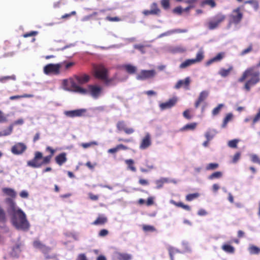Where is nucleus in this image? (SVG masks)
<instances>
[{
	"mask_svg": "<svg viewBox=\"0 0 260 260\" xmlns=\"http://www.w3.org/2000/svg\"><path fill=\"white\" fill-rule=\"evenodd\" d=\"M6 202L8 205L7 211L12 224L18 230L24 232L28 231L30 224L25 213L17 206L12 199H7Z\"/></svg>",
	"mask_w": 260,
	"mask_h": 260,
	"instance_id": "nucleus-1",
	"label": "nucleus"
},
{
	"mask_svg": "<svg viewBox=\"0 0 260 260\" xmlns=\"http://www.w3.org/2000/svg\"><path fill=\"white\" fill-rule=\"evenodd\" d=\"M259 75V72L255 71L254 67L248 68L243 72L241 77L239 78L238 81L243 82L248 77L251 76V78L247 80L244 85L245 89L246 91H249L251 86L256 84L260 81Z\"/></svg>",
	"mask_w": 260,
	"mask_h": 260,
	"instance_id": "nucleus-2",
	"label": "nucleus"
},
{
	"mask_svg": "<svg viewBox=\"0 0 260 260\" xmlns=\"http://www.w3.org/2000/svg\"><path fill=\"white\" fill-rule=\"evenodd\" d=\"M72 87L75 92L82 94L89 93L93 98L95 99L101 95L103 90L102 87L98 85H88V89H86L77 85L75 83H73Z\"/></svg>",
	"mask_w": 260,
	"mask_h": 260,
	"instance_id": "nucleus-3",
	"label": "nucleus"
},
{
	"mask_svg": "<svg viewBox=\"0 0 260 260\" xmlns=\"http://www.w3.org/2000/svg\"><path fill=\"white\" fill-rule=\"evenodd\" d=\"M63 63L64 62L48 64L43 68L44 73L46 75H58L60 73V70L63 67Z\"/></svg>",
	"mask_w": 260,
	"mask_h": 260,
	"instance_id": "nucleus-4",
	"label": "nucleus"
},
{
	"mask_svg": "<svg viewBox=\"0 0 260 260\" xmlns=\"http://www.w3.org/2000/svg\"><path fill=\"white\" fill-rule=\"evenodd\" d=\"M225 19V16L221 13H218L214 16L208 23V27L212 30L217 28L219 24Z\"/></svg>",
	"mask_w": 260,
	"mask_h": 260,
	"instance_id": "nucleus-5",
	"label": "nucleus"
},
{
	"mask_svg": "<svg viewBox=\"0 0 260 260\" xmlns=\"http://www.w3.org/2000/svg\"><path fill=\"white\" fill-rule=\"evenodd\" d=\"M243 17L240 7H238L233 11V14L230 16L229 23L237 24L242 20Z\"/></svg>",
	"mask_w": 260,
	"mask_h": 260,
	"instance_id": "nucleus-6",
	"label": "nucleus"
},
{
	"mask_svg": "<svg viewBox=\"0 0 260 260\" xmlns=\"http://www.w3.org/2000/svg\"><path fill=\"white\" fill-rule=\"evenodd\" d=\"M108 75V70L103 65L100 64L94 69V77L100 80H104Z\"/></svg>",
	"mask_w": 260,
	"mask_h": 260,
	"instance_id": "nucleus-7",
	"label": "nucleus"
},
{
	"mask_svg": "<svg viewBox=\"0 0 260 260\" xmlns=\"http://www.w3.org/2000/svg\"><path fill=\"white\" fill-rule=\"evenodd\" d=\"M156 73V71L154 70H143L137 75L136 78L139 80H145L153 78L155 76Z\"/></svg>",
	"mask_w": 260,
	"mask_h": 260,
	"instance_id": "nucleus-8",
	"label": "nucleus"
},
{
	"mask_svg": "<svg viewBox=\"0 0 260 260\" xmlns=\"http://www.w3.org/2000/svg\"><path fill=\"white\" fill-rule=\"evenodd\" d=\"M27 149L26 145L23 143L18 142L15 143L11 149V152L14 155H21Z\"/></svg>",
	"mask_w": 260,
	"mask_h": 260,
	"instance_id": "nucleus-9",
	"label": "nucleus"
},
{
	"mask_svg": "<svg viewBox=\"0 0 260 260\" xmlns=\"http://www.w3.org/2000/svg\"><path fill=\"white\" fill-rule=\"evenodd\" d=\"M43 157L42 153L40 152H36L35 153V156L34 158L30 160L27 161V164L28 166L34 168H38L42 166V164L39 162V160L42 159Z\"/></svg>",
	"mask_w": 260,
	"mask_h": 260,
	"instance_id": "nucleus-10",
	"label": "nucleus"
},
{
	"mask_svg": "<svg viewBox=\"0 0 260 260\" xmlns=\"http://www.w3.org/2000/svg\"><path fill=\"white\" fill-rule=\"evenodd\" d=\"M161 10L158 8L156 3H153L150 6V10H145L143 11V14L145 16L148 15H159Z\"/></svg>",
	"mask_w": 260,
	"mask_h": 260,
	"instance_id": "nucleus-11",
	"label": "nucleus"
},
{
	"mask_svg": "<svg viewBox=\"0 0 260 260\" xmlns=\"http://www.w3.org/2000/svg\"><path fill=\"white\" fill-rule=\"evenodd\" d=\"M86 110L84 109H80L71 111H65L64 115L68 117L74 118L76 117H81L86 112Z\"/></svg>",
	"mask_w": 260,
	"mask_h": 260,
	"instance_id": "nucleus-12",
	"label": "nucleus"
},
{
	"mask_svg": "<svg viewBox=\"0 0 260 260\" xmlns=\"http://www.w3.org/2000/svg\"><path fill=\"white\" fill-rule=\"evenodd\" d=\"M177 102V98L176 97H173L166 102L160 103L159 106L161 110L170 109L176 105Z\"/></svg>",
	"mask_w": 260,
	"mask_h": 260,
	"instance_id": "nucleus-13",
	"label": "nucleus"
},
{
	"mask_svg": "<svg viewBox=\"0 0 260 260\" xmlns=\"http://www.w3.org/2000/svg\"><path fill=\"white\" fill-rule=\"evenodd\" d=\"M23 245L22 243H17L12 249L10 255L13 258L18 257L23 248Z\"/></svg>",
	"mask_w": 260,
	"mask_h": 260,
	"instance_id": "nucleus-14",
	"label": "nucleus"
},
{
	"mask_svg": "<svg viewBox=\"0 0 260 260\" xmlns=\"http://www.w3.org/2000/svg\"><path fill=\"white\" fill-rule=\"evenodd\" d=\"M151 145V140L150 135L147 133L146 136L142 139L139 148L141 150H145L147 149Z\"/></svg>",
	"mask_w": 260,
	"mask_h": 260,
	"instance_id": "nucleus-15",
	"label": "nucleus"
},
{
	"mask_svg": "<svg viewBox=\"0 0 260 260\" xmlns=\"http://www.w3.org/2000/svg\"><path fill=\"white\" fill-rule=\"evenodd\" d=\"M190 83V79L189 77H186L184 80H179L175 86L176 89H179L184 87L186 89H189V86Z\"/></svg>",
	"mask_w": 260,
	"mask_h": 260,
	"instance_id": "nucleus-16",
	"label": "nucleus"
},
{
	"mask_svg": "<svg viewBox=\"0 0 260 260\" xmlns=\"http://www.w3.org/2000/svg\"><path fill=\"white\" fill-rule=\"evenodd\" d=\"M33 245L36 248L41 250L44 253L49 252L51 249L44 245L39 240H35L33 243Z\"/></svg>",
	"mask_w": 260,
	"mask_h": 260,
	"instance_id": "nucleus-17",
	"label": "nucleus"
},
{
	"mask_svg": "<svg viewBox=\"0 0 260 260\" xmlns=\"http://www.w3.org/2000/svg\"><path fill=\"white\" fill-rule=\"evenodd\" d=\"M225 53L224 52L218 53L215 56L209 59L206 62V65L209 66L213 62L220 61L224 57Z\"/></svg>",
	"mask_w": 260,
	"mask_h": 260,
	"instance_id": "nucleus-18",
	"label": "nucleus"
},
{
	"mask_svg": "<svg viewBox=\"0 0 260 260\" xmlns=\"http://www.w3.org/2000/svg\"><path fill=\"white\" fill-rule=\"evenodd\" d=\"M55 160L56 164L59 166H62L67 161L66 153L62 152L57 155L55 158Z\"/></svg>",
	"mask_w": 260,
	"mask_h": 260,
	"instance_id": "nucleus-19",
	"label": "nucleus"
},
{
	"mask_svg": "<svg viewBox=\"0 0 260 260\" xmlns=\"http://www.w3.org/2000/svg\"><path fill=\"white\" fill-rule=\"evenodd\" d=\"M228 68H221L218 72V74L221 76L222 77H226L228 76L230 73L233 71L234 67L231 64H228Z\"/></svg>",
	"mask_w": 260,
	"mask_h": 260,
	"instance_id": "nucleus-20",
	"label": "nucleus"
},
{
	"mask_svg": "<svg viewBox=\"0 0 260 260\" xmlns=\"http://www.w3.org/2000/svg\"><path fill=\"white\" fill-rule=\"evenodd\" d=\"M208 95V92L206 91H203L200 93L199 98L194 104L196 108H198L199 107L200 104L206 100Z\"/></svg>",
	"mask_w": 260,
	"mask_h": 260,
	"instance_id": "nucleus-21",
	"label": "nucleus"
},
{
	"mask_svg": "<svg viewBox=\"0 0 260 260\" xmlns=\"http://www.w3.org/2000/svg\"><path fill=\"white\" fill-rule=\"evenodd\" d=\"M75 79L80 84H83L87 83L90 79L89 75L84 74L81 76H76Z\"/></svg>",
	"mask_w": 260,
	"mask_h": 260,
	"instance_id": "nucleus-22",
	"label": "nucleus"
},
{
	"mask_svg": "<svg viewBox=\"0 0 260 260\" xmlns=\"http://www.w3.org/2000/svg\"><path fill=\"white\" fill-rule=\"evenodd\" d=\"M205 57V52L203 49L200 48L199 50L198 51L196 57L195 58H193V60L196 63L201 62Z\"/></svg>",
	"mask_w": 260,
	"mask_h": 260,
	"instance_id": "nucleus-23",
	"label": "nucleus"
},
{
	"mask_svg": "<svg viewBox=\"0 0 260 260\" xmlns=\"http://www.w3.org/2000/svg\"><path fill=\"white\" fill-rule=\"evenodd\" d=\"M116 256L119 260H131L133 258L132 254L126 253L117 252Z\"/></svg>",
	"mask_w": 260,
	"mask_h": 260,
	"instance_id": "nucleus-24",
	"label": "nucleus"
},
{
	"mask_svg": "<svg viewBox=\"0 0 260 260\" xmlns=\"http://www.w3.org/2000/svg\"><path fill=\"white\" fill-rule=\"evenodd\" d=\"M233 114L232 113H228L225 117L224 118L222 124H221V128H225L226 127V125L228 123L231 121L233 119Z\"/></svg>",
	"mask_w": 260,
	"mask_h": 260,
	"instance_id": "nucleus-25",
	"label": "nucleus"
},
{
	"mask_svg": "<svg viewBox=\"0 0 260 260\" xmlns=\"http://www.w3.org/2000/svg\"><path fill=\"white\" fill-rule=\"evenodd\" d=\"M169 179L168 178L161 177L159 179L155 181L156 184V189H160L162 187L163 185L165 183H169Z\"/></svg>",
	"mask_w": 260,
	"mask_h": 260,
	"instance_id": "nucleus-26",
	"label": "nucleus"
},
{
	"mask_svg": "<svg viewBox=\"0 0 260 260\" xmlns=\"http://www.w3.org/2000/svg\"><path fill=\"white\" fill-rule=\"evenodd\" d=\"M221 249L224 252L229 254H233L235 251V248L233 246L227 243L223 244L221 247Z\"/></svg>",
	"mask_w": 260,
	"mask_h": 260,
	"instance_id": "nucleus-27",
	"label": "nucleus"
},
{
	"mask_svg": "<svg viewBox=\"0 0 260 260\" xmlns=\"http://www.w3.org/2000/svg\"><path fill=\"white\" fill-rule=\"evenodd\" d=\"M170 203L173 205H174L175 206H176L177 207H181L185 210H187V211L191 210V208L189 206L187 205H184L182 202L177 203V202H176L173 200H171L170 201Z\"/></svg>",
	"mask_w": 260,
	"mask_h": 260,
	"instance_id": "nucleus-28",
	"label": "nucleus"
},
{
	"mask_svg": "<svg viewBox=\"0 0 260 260\" xmlns=\"http://www.w3.org/2000/svg\"><path fill=\"white\" fill-rule=\"evenodd\" d=\"M205 5H208L211 8H214L216 6V4L214 0H203L200 3V6L204 7Z\"/></svg>",
	"mask_w": 260,
	"mask_h": 260,
	"instance_id": "nucleus-29",
	"label": "nucleus"
},
{
	"mask_svg": "<svg viewBox=\"0 0 260 260\" xmlns=\"http://www.w3.org/2000/svg\"><path fill=\"white\" fill-rule=\"evenodd\" d=\"M107 221V218L104 215L99 216L93 222L94 225L103 224Z\"/></svg>",
	"mask_w": 260,
	"mask_h": 260,
	"instance_id": "nucleus-30",
	"label": "nucleus"
},
{
	"mask_svg": "<svg viewBox=\"0 0 260 260\" xmlns=\"http://www.w3.org/2000/svg\"><path fill=\"white\" fill-rule=\"evenodd\" d=\"M125 71L129 74H135L137 71V68L130 64H127L123 66Z\"/></svg>",
	"mask_w": 260,
	"mask_h": 260,
	"instance_id": "nucleus-31",
	"label": "nucleus"
},
{
	"mask_svg": "<svg viewBox=\"0 0 260 260\" xmlns=\"http://www.w3.org/2000/svg\"><path fill=\"white\" fill-rule=\"evenodd\" d=\"M3 191L12 198H15L17 194L16 192L13 189L10 188H4Z\"/></svg>",
	"mask_w": 260,
	"mask_h": 260,
	"instance_id": "nucleus-32",
	"label": "nucleus"
},
{
	"mask_svg": "<svg viewBox=\"0 0 260 260\" xmlns=\"http://www.w3.org/2000/svg\"><path fill=\"white\" fill-rule=\"evenodd\" d=\"M195 63H196L193 61V59H188L185 60L184 62H182L180 64L179 67L180 69H184Z\"/></svg>",
	"mask_w": 260,
	"mask_h": 260,
	"instance_id": "nucleus-33",
	"label": "nucleus"
},
{
	"mask_svg": "<svg viewBox=\"0 0 260 260\" xmlns=\"http://www.w3.org/2000/svg\"><path fill=\"white\" fill-rule=\"evenodd\" d=\"M125 163L127 165V169L131 170L134 172L136 171V168L134 166V161L133 159H126L125 160Z\"/></svg>",
	"mask_w": 260,
	"mask_h": 260,
	"instance_id": "nucleus-34",
	"label": "nucleus"
},
{
	"mask_svg": "<svg viewBox=\"0 0 260 260\" xmlns=\"http://www.w3.org/2000/svg\"><path fill=\"white\" fill-rule=\"evenodd\" d=\"M248 251L251 254H257L260 252V248L254 245H251L248 248Z\"/></svg>",
	"mask_w": 260,
	"mask_h": 260,
	"instance_id": "nucleus-35",
	"label": "nucleus"
},
{
	"mask_svg": "<svg viewBox=\"0 0 260 260\" xmlns=\"http://www.w3.org/2000/svg\"><path fill=\"white\" fill-rule=\"evenodd\" d=\"M7 220L6 212L5 210L0 206V222L5 223Z\"/></svg>",
	"mask_w": 260,
	"mask_h": 260,
	"instance_id": "nucleus-36",
	"label": "nucleus"
},
{
	"mask_svg": "<svg viewBox=\"0 0 260 260\" xmlns=\"http://www.w3.org/2000/svg\"><path fill=\"white\" fill-rule=\"evenodd\" d=\"M224 107V104H219L218 105L217 107L214 108L212 111V114L213 116H216L218 115L221 111V109Z\"/></svg>",
	"mask_w": 260,
	"mask_h": 260,
	"instance_id": "nucleus-37",
	"label": "nucleus"
},
{
	"mask_svg": "<svg viewBox=\"0 0 260 260\" xmlns=\"http://www.w3.org/2000/svg\"><path fill=\"white\" fill-rule=\"evenodd\" d=\"M245 4L251 5L255 10H257L259 7V5L257 1L256 0H248L244 2Z\"/></svg>",
	"mask_w": 260,
	"mask_h": 260,
	"instance_id": "nucleus-38",
	"label": "nucleus"
},
{
	"mask_svg": "<svg viewBox=\"0 0 260 260\" xmlns=\"http://www.w3.org/2000/svg\"><path fill=\"white\" fill-rule=\"evenodd\" d=\"M168 250L170 254V256L171 260H174V255L176 253H179L180 251L178 249H176L173 247H169Z\"/></svg>",
	"mask_w": 260,
	"mask_h": 260,
	"instance_id": "nucleus-39",
	"label": "nucleus"
},
{
	"mask_svg": "<svg viewBox=\"0 0 260 260\" xmlns=\"http://www.w3.org/2000/svg\"><path fill=\"white\" fill-rule=\"evenodd\" d=\"M105 85L107 86H109L110 85H115L116 84L114 82V79L113 78H109L108 75L106 77V79L104 80Z\"/></svg>",
	"mask_w": 260,
	"mask_h": 260,
	"instance_id": "nucleus-40",
	"label": "nucleus"
},
{
	"mask_svg": "<svg viewBox=\"0 0 260 260\" xmlns=\"http://www.w3.org/2000/svg\"><path fill=\"white\" fill-rule=\"evenodd\" d=\"M222 173L221 172L217 171L212 173L208 177V179L210 180H213L214 179L220 178L222 177Z\"/></svg>",
	"mask_w": 260,
	"mask_h": 260,
	"instance_id": "nucleus-41",
	"label": "nucleus"
},
{
	"mask_svg": "<svg viewBox=\"0 0 260 260\" xmlns=\"http://www.w3.org/2000/svg\"><path fill=\"white\" fill-rule=\"evenodd\" d=\"M199 2V0H186L184 1V3L188 4V6L191 7L192 9L196 7Z\"/></svg>",
	"mask_w": 260,
	"mask_h": 260,
	"instance_id": "nucleus-42",
	"label": "nucleus"
},
{
	"mask_svg": "<svg viewBox=\"0 0 260 260\" xmlns=\"http://www.w3.org/2000/svg\"><path fill=\"white\" fill-rule=\"evenodd\" d=\"M16 79V77L15 75L12 76H7L0 77V82L1 83H5L6 81L9 80H15Z\"/></svg>",
	"mask_w": 260,
	"mask_h": 260,
	"instance_id": "nucleus-43",
	"label": "nucleus"
},
{
	"mask_svg": "<svg viewBox=\"0 0 260 260\" xmlns=\"http://www.w3.org/2000/svg\"><path fill=\"white\" fill-rule=\"evenodd\" d=\"M215 131H208L205 135V136L208 141H211L215 136Z\"/></svg>",
	"mask_w": 260,
	"mask_h": 260,
	"instance_id": "nucleus-44",
	"label": "nucleus"
},
{
	"mask_svg": "<svg viewBox=\"0 0 260 260\" xmlns=\"http://www.w3.org/2000/svg\"><path fill=\"white\" fill-rule=\"evenodd\" d=\"M172 13L177 15H181L183 13V8L181 6H177L172 10Z\"/></svg>",
	"mask_w": 260,
	"mask_h": 260,
	"instance_id": "nucleus-45",
	"label": "nucleus"
},
{
	"mask_svg": "<svg viewBox=\"0 0 260 260\" xmlns=\"http://www.w3.org/2000/svg\"><path fill=\"white\" fill-rule=\"evenodd\" d=\"M197 125V123L196 122L187 124L182 128V130H187L188 129H194L196 128Z\"/></svg>",
	"mask_w": 260,
	"mask_h": 260,
	"instance_id": "nucleus-46",
	"label": "nucleus"
},
{
	"mask_svg": "<svg viewBox=\"0 0 260 260\" xmlns=\"http://www.w3.org/2000/svg\"><path fill=\"white\" fill-rule=\"evenodd\" d=\"M187 32V29H175L173 30H171L169 31L167 33L168 34H180V33H185Z\"/></svg>",
	"mask_w": 260,
	"mask_h": 260,
	"instance_id": "nucleus-47",
	"label": "nucleus"
},
{
	"mask_svg": "<svg viewBox=\"0 0 260 260\" xmlns=\"http://www.w3.org/2000/svg\"><path fill=\"white\" fill-rule=\"evenodd\" d=\"M160 4L165 10H168L170 8V0H161Z\"/></svg>",
	"mask_w": 260,
	"mask_h": 260,
	"instance_id": "nucleus-48",
	"label": "nucleus"
},
{
	"mask_svg": "<svg viewBox=\"0 0 260 260\" xmlns=\"http://www.w3.org/2000/svg\"><path fill=\"white\" fill-rule=\"evenodd\" d=\"M146 46L142 44H136L134 46V48L139 50L141 53L144 54L146 52L145 48Z\"/></svg>",
	"mask_w": 260,
	"mask_h": 260,
	"instance_id": "nucleus-49",
	"label": "nucleus"
},
{
	"mask_svg": "<svg viewBox=\"0 0 260 260\" xmlns=\"http://www.w3.org/2000/svg\"><path fill=\"white\" fill-rule=\"evenodd\" d=\"M24 121L22 119H19L16 121H15L12 124H11L9 127V130H12L14 128V126L16 125H22L23 124Z\"/></svg>",
	"mask_w": 260,
	"mask_h": 260,
	"instance_id": "nucleus-50",
	"label": "nucleus"
},
{
	"mask_svg": "<svg viewBox=\"0 0 260 260\" xmlns=\"http://www.w3.org/2000/svg\"><path fill=\"white\" fill-rule=\"evenodd\" d=\"M32 97V95L31 94H24L23 95H13L10 97V100H14L19 99L20 98H31Z\"/></svg>",
	"mask_w": 260,
	"mask_h": 260,
	"instance_id": "nucleus-51",
	"label": "nucleus"
},
{
	"mask_svg": "<svg viewBox=\"0 0 260 260\" xmlns=\"http://www.w3.org/2000/svg\"><path fill=\"white\" fill-rule=\"evenodd\" d=\"M218 164L217 163H210L208 164L206 167V170H214L218 167Z\"/></svg>",
	"mask_w": 260,
	"mask_h": 260,
	"instance_id": "nucleus-52",
	"label": "nucleus"
},
{
	"mask_svg": "<svg viewBox=\"0 0 260 260\" xmlns=\"http://www.w3.org/2000/svg\"><path fill=\"white\" fill-rule=\"evenodd\" d=\"M117 127L118 130H128L126 125L124 121H119L117 124Z\"/></svg>",
	"mask_w": 260,
	"mask_h": 260,
	"instance_id": "nucleus-53",
	"label": "nucleus"
},
{
	"mask_svg": "<svg viewBox=\"0 0 260 260\" xmlns=\"http://www.w3.org/2000/svg\"><path fill=\"white\" fill-rule=\"evenodd\" d=\"M199 194L198 193L188 194L186 196V200L188 201H191L199 197Z\"/></svg>",
	"mask_w": 260,
	"mask_h": 260,
	"instance_id": "nucleus-54",
	"label": "nucleus"
},
{
	"mask_svg": "<svg viewBox=\"0 0 260 260\" xmlns=\"http://www.w3.org/2000/svg\"><path fill=\"white\" fill-rule=\"evenodd\" d=\"M239 142V140L238 139H234L228 142V146L232 148H235L237 147V144Z\"/></svg>",
	"mask_w": 260,
	"mask_h": 260,
	"instance_id": "nucleus-55",
	"label": "nucleus"
},
{
	"mask_svg": "<svg viewBox=\"0 0 260 260\" xmlns=\"http://www.w3.org/2000/svg\"><path fill=\"white\" fill-rule=\"evenodd\" d=\"M251 160L254 163H257L260 165V158L258 156L255 154H251L250 155Z\"/></svg>",
	"mask_w": 260,
	"mask_h": 260,
	"instance_id": "nucleus-56",
	"label": "nucleus"
},
{
	"mask_svg": "<svg viewBox=\"0 0 260 260\" xmlns=\"http://www.w3.org/2000/svg\"><path fill=\"white\" fill-rule=\"evenodd\" d=\"M143 229L145 232H154L155 231V229L154 226L149 225H144Z\"/></svg>",
	"mask_w": 260,
	"mask_h": 260,
	"instance_id": "nucleus-57",
	"label": "nucleus"
},
{
	"mask_svg": "<svg viewBox=\"0 0 260 260\" xmlns=\"http://www.w3.org/2000/svg\"><path fill=\"white\" fill-rule=\"evenodd\" d=\"M52 157V155H49L44 157L43 158V161L41 162V164H42V165L49 164L50 161Z\"/></svg>",
	"mask_w": 260,
	"mask_h": 260,
	"instance_id": "nucleus-58",
	"label": "nucleus"
},
{
	"mask_svg": "<svg viewBox=\"0 0 260 260\" xmlns=\"http://www.w3.org/2000/svg\"><path fill=\"white\" fill-rule=\"evenodd\" d=\"M252 50V45L251 44L249 45L248 47L246 49H244L241 53V55H244Z\"/></svg>",
	"mask_w": 260,
	"mask_h": 260,
	"instance_id": "nucleus-59",
	"label": "nucleus"
},
{
	"mask_svg": "<svg viewBox=\"0 0 260 260\" xmlns=\"http://www.w3.org/2000/svg\"><path fill=\"white\" fill-rule=\"evenodd\" d=\"M38 34V32L36 31H31L29 32L25 33L23 35L24 38H27L32 36H35Z\"/></svg>",
	"mask_w": 260,
	"mask_h": 260,
	"instance_id": "nucleus-60",
	"label": "nucleus"
},
{
	"mask_svg": "<svg viewBox=\"0 0 260 260\" xmlns=\"http://www.w3.org/2000/svg\"><path fill=\"white\" fill-rule=\"evenodd\" d=\"M106 19L109 21H120L121 20L120 18L118 17H110V16H107L106 18Z\"/></svg>",
	"mask_w": 260,
	"mask_h": 260,
	"instance_id": "nucleus-61",
	"label": "nucleus"
},
{
	"mask_svg": "<svg viewBox=\"0 0 260 260\" xmlns=\"http://www.w3.org/2000/svg\"><path fill=\"white\" fill-rule=\"evenodd\" d=\"M63 62H64L63 66H64V69L66 70L69 69L75 64V63L73 62H67L66 61H63Z\"/></svg>",
	"mask_w": 260,
	"mask_h": 260,
	"instance_id": "nucleus-62",
	"label": "nucleus"
},
{
	"mask_svg": "<svg viewBox=\"0 0 260 260\" xmlns=\"http://www.w3.org/2000/svg\"><path fill=\"white\" fill-rule=\"evenodd\" d=\"M183 115L185 118L187 119H190L192 117L190 114V110L188 109H187L183 112Z\"/></svg>",
	"mask_w": 260,
	"mask_h": 260,
	"instance_id": "nucleus-63",
	"label": "nucleus"
},
{
	"mask_svg": "<svg viewBox=\"0 0 260 260\" xmlns=\"http://www.w3.org/2000/svg\"><path fill=\"white\" fill-rule=\"evenodd\" d=\"M260 120V108L256 115L254 116L252 120V123L254 124Z\"/></svg>",
	"mask_w": 260,
	"mask_h": 260,
	"instance_id": "nucleus-64",
	"label": "nucleus"
}]
</instances>
